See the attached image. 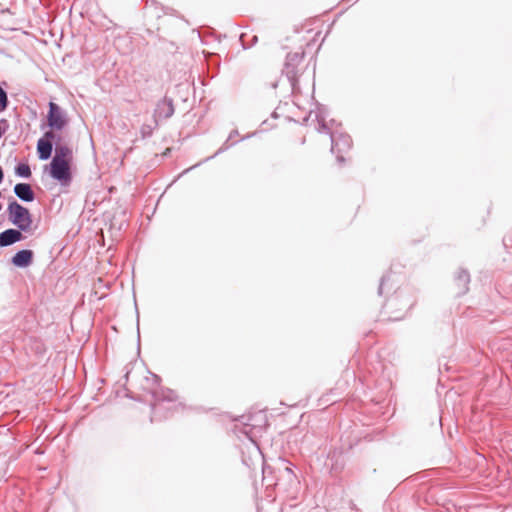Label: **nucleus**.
Listing matches in <instances>:
<instances>
[{"label":"nucleus","mask_w":512,"mask_h":512,"mask_svg":"<svg viewBox=\"0 0 512 512\" xmlns=\"http://www.w3.org/2000/svg\"><path fill=\"white\" fill-rule=\"evenodd\" d=\"M48 125L52 129L61 130L67 124L65 113L62 109L54 102L49 103V112L47 115Z\"/></svg>","instance_id":"7ed1b4c3"},{"label":"nucleus","mask_w":512,"mask_h":512,"mask_svg":"<svg viewBox=\"0 0 512 512\" xmlns=\"http://www.w3.org/2000/svg\"><path fill=\"white\" fill-rule=\"evenodd\" d=\"M66 160L68 162L73 161L72 150L66 145H58L55 148V155L53 159Z\"/></svg>","instance_id":"6e6552de"},{"label":"nucleus","mask_w":512,"mask_h":512,"mask_svg":"<svg viewBox=\"0 0 512 512\" xmlns=\"http://www.w3.org/2000/svg\"><path fill=\"white\" fill-rule=\"evenodd\" d=\"M8 103L6 92L0 87V111L6 109Z\"/></svg>","instance_id":"9d476101"},{"label":"nucleus","mask_w":512,"mask_h":512,"mask_svg":"<svg viewBox=\"0 0 512 512\" xmlns=\"http://www.w3.org/2000/svg\"><path fill=\"white\" fill-rule=\"evenodd\" d=\"M337 160H338L339 162H341V163H343V162L345 161L344 157H342V156H338V157H337Z\"/></svg>","instance_id":"f8f14e48"},{"label":"nucleus","mask_w":512,"mask_h":512,"mask_svg":"<svg viewBox=\"0 0 512 512\" xmlns=\"http://www.w3.org/2000/svg\"><path fill=\"white\" fill-rule=\"evenodd\" d=\"M39 158L47 160L51 156L52 142L50 140L39 139L37 143Z\"/></svg>","instance_id":"0eeeda50"},{"label":"nucleus","mask_w":512,"mask_h":512,"mask_svg":"<svg viewBox=\"0 0 512 512\" xmlns=\"http://www.w3.org/2000/svg\"><path fill=\"white\" fill-rule=\"evenodd\" d=\"M33 252L31 250H21L17 252L13 258L12 263L16 267H27L32 263Z\"/></svg>","instance_id":"39448f33"},{"label":"nucleus","mask_w":512,"mask_h":512,"mask_svg":"<svg viewBox=\"0 0 512 512\" xmlns=\"http://www.w3.org/2000/svg\"><path fill=\"white\" fill-rule=\"evenodd\" d=\"M16 173H17V175H19L21 177H25V178H29L32 174L29 165L25 164V163L19 164L16 167Z\"/></svg>","instance_id":"1a4fd4ad"},{"label":"nucleus","mask_w":512,"mask_h":512,"mask_svg":"<svg viewBox=\"0 0 512 512\" xmlns=\"http://www.w3.org/2000/svg\"><path fill=\"white\" fill-rule=\"evenodd\" d=\"M71 164L66 160L52 159L50 163V175L61 185L67 186L72 181Z\"/></svg>","instance_id":"f03ea898"},{"label":"nucleus","mask_w":512,"mask_h":512,"mask_svg":"<svg viewBox=\"0 0 512 512\" xmlns=\"http://www.w3.org/2000/svg\"><path fill=\"white\" fill-rule=\"evenodd\" d=\"M15 194L22 200L31 202L34 200V192L32 188L27 183H19L14 187Z\"/></svg>","instance_id":"423d86ee"},{"label":"nucleus","mask_w":512,"mask_h":512,"mask_svg":"<svg viewBox=\"0 0 512 512\" xmlns=\"http://www.w3.org/2000/svg\"><path fill=\"white\" fill-rule=\"evenodd\" d=\"M23 239L21 230L8 229L0 233V246H9Z\"/></svg>","instance_id":"20e7f679"},{"label":"nucleus","mask_w":512,"mask_h":512,"mask_svg":"<svg viewBox=\"0 0 512 512\" xmlns=\"http://www.w3.org/2000/svg\"><path fill=\"white\" fill-rule=\"evenodd\" d=\"M55 137V134L53 131H48L44 134V137L42 139H45V140H52L53 138Z\"/></svg>","instance_id":"9b49d317"},{"label":"nucleus","mask_w":512,"mask_h":512,"mask_svg":"<svg viewBox=\"0 0 512 512\" xmlns=\"http://www.w3.org/2000/svg\"><path fill=\"white\" fill-rule=\"evenodd\" d=\"M9 221L21 231H32V217L29 210L16 201L9 204L7 208Z\"/></svg>","instance_id":"f257e3e1"}]
</instances>
